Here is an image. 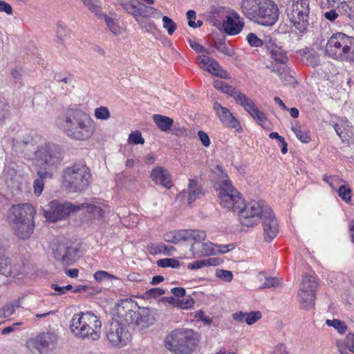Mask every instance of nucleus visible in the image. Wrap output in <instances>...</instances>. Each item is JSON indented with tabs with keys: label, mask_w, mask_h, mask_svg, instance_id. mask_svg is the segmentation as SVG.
Wrapping results in <instances>:
<instances>
[{
	"label": "nucleus",
	"mask_w": 354,
	"mask_h": 354,
	"mask_svg": "<svg viewBox=\"0 0 354 354\" xmlns=\"http://www.w3.org/2000/svg\"><path fill=\"white\" fill-rule=\"evenodd\" d=\"M221 205L228 209L238 212L243 225L252 227L260 222L264 214H270L271 208L263 201H252L247 205L234 188L227 176L218 183L216 188Z\"/></svg>",
	"instance_id": "f257e3e1"
},
{
	"label": "nucleus",
	"mask_w": 354,
	"mask_h": 354,
	"mask_svg": "<svg viewBox=\"0 0 354 354\" xmlns=\"http://www.w3.org/2000/svg\"><path fill=\"white\" fill-rule=\"evenodd\" d=\"M56 124L68 137L77 140L89 139L95 129L93 120L87 113L72 108L64 111Z\"/></svg>",
	"instance_id": "f03ea898"
},
{
	"label": "nucleus",
	"mask_w": 354,
	"mask_h": 354,
	"mask_svg": "<svg viewBox=\"0 0 354 354\" xmlns=\"http://www.w3.org/2000/svg\"><path fill=\"white\" fill-rule=\"evenodd\" d=\"M35 214L34 207L28 203L13 205L9 209L8 220L12 224L18 238L25 240L32 234L35 228Z\"/></svg>",
	"instance_id": "7ed1b4c3"
},
{
	"label": "nucleus",
	"mask_w": 354,
	"mask_h": 354,
	"mask_svg": "<svg viewBox=\"0 0 354 354\" xmlns=\"http://www.w3.org/2000/svg\"><path fill=\"white\" fill-rule=\"evenodd\" d=\"M101 327V321L92 312L75 314L70 323V329L75 336L92 341L100 339Z\"/></svg>",
	"instance_id": "20e7f679"
},
{
	"label": "nucleus",
	"mask_w": 354,
	"mask_h": 354,
	"mask_svg": "<svg viewBox=\"0 0 354 354\" xmlns=\"http://www.w3.org/2000/svg\"><path fill=\"white\" fill-rule=\"evenodd\" d=\"M325 53L339 61L354 62V37L342 32L333 34L325 46Z\"/></svg>",
	"instance_id": "39448f33"
},
{
	"label": "nucleus",
	"mask_w": 354,
	"mask_h": 354,
	"mask_svg": "<svg viewBox=\"0 0 354 354\" xmlns=\"http://www.w3.org/2000/svg\"><path fill=\"white\" fill-rule=\"evenodd\" d=\"M91 174L84 163H74L66 167L62 173V183L70 192H82L89 185Z\"/></svg>",
	"instance_id": "423d86ee"
},
{
	"label": "nucleus",
	"mask_w": 354,
	"mask_h": 354,
	"mask_svg": "<svg viewBox=\"0 0 354 354\" xmlns=\"http://www.w3.org/2000/svg\"><path fill=\"white\" fill-rule=\"evenodd\" d=\"M165 346L172 354H191L194 346L193 331L184 328L172 330L165 338Z\"/></svg>",
	"instance_id": "0eeeda50"
},
{
	"label": "nucleus",
	"mask_w": 354,
	"mask_h": 354,
	"mask_svg": "<svg viewBox=\"0 0 354 354\" xmlns=\"http://www.w3.org/2000/svg\"><path fill=\"white\" fill-rule=\"evenodd\" d=\"M286 11L288 19L292 26L300 33L306 32L310 24L308 0H292L291 6Z\"/></svg>",
	"instance_id": "6e6552de"
},
{
	"label": "nucleus",
	"mask_w": 354,
	"mask_h": 354,
	"mask_svg": "<svg viewBox=\"0 0 354 354\" xmlns=\"http://www.w3.org/2000/svg\"><path fill=\"white\" fill-rule=\"evenodd\" d=\"M64 151L58 145L44 142L37 146L35 158L38 163L46 167L57 168L64 159Z\"/></svg>",
	"instance_id": "1a4fd4ad"
},
{
	"label": "nucleus",
	"mask_w": 354,
	"mask_h": 354,
	"mask_svg": "<svg viewBox=\"0 0 354 354\" xmlns=\"http://www.w3.org/2000/svg\"><path fill=\"white\" fill-rule=\"evenodd\" d=\"M137 304L131 299L120 300L112 310V319L125 327L134 326Z\"/></svg>",
	"instance_id": "9d476101"
},
{
	"label": "nucleus",
	"mask_w": 354,
	"mask_h": 354,
	"mask_svg": "<svg viewBox=\"0 0 354 354\" xmlns=\"http://www.w3.org/2000/svg\"><path fill=\"white\" fill-rule=\"evenodd\" d=\"M80 210V206L69 202H62L53 200L48 203L46 207L43 209V214L47 221L56 222L68 217L71 213Z\"/></svg>",
	"instance_id": "9b49d317"
},
{
	"label": "nucleus",
	"mask_w": 354,
	"mask_h": 354,
	"mask_svg": "<svg viewBox=\"0 0 354 354\" xmlns=\"http://www.w3.org/2000/svg\"><path fill=\"white\" fill-rule=\"evenodd\" d=\"M104 330L107 340L115 348L126 346L131 337L127 328L113 319L106 324Z\"/></svg>",
	"instance_id": "f8f14e48"
},
{
	"label": "nucleus",
	"mask_w": 354,
	"mask_h": 354,
	"mask_svg": "<svg viewBox=\"0 0 354 354\" xmlns=\"http://www.w3.org/2000/svg\"><path fill=\"white\" fill-rule=\"evenodd\" d=\"M317 282L314 276L305 274L302 277L301 287L298 292L299 302L303 308H310L315 304Z\"/></svg>",
	"instance_id": "ddd939ff"
},
{
	"label": "nucleus",
	"mask_w": 354,
	"mask_h": 354,
	"mask_svg": "<svg viewBox=\"0 0 354 354\" xmlns=\"http://www.w3.org/2000/svg\"><path fill=\"white\" fill-rule=\"evenodd\" d=\"M55 259L64 266L73 264L77 259L80 248L69 241L59 242L53 248Z\"/></svg>",
	"instance_id": "4468645a"
},
{
	"label": "nucleus",
	"mask_w": 354,
	"mask_h": 354,
	"mask_svg": "<svg viewBox=\"0 0 354 354\" xmlns=\"http://www.w3.org/2000/svg\"><path fill=\"white\" fill-rule=\"evenodd\" d=\"M266 48L273 60L270 64L267 65V68L271 72L279 73L285 68H288L287 63L289 59L286 52L281 46H277L272 39H270L266 44Z\"/></svg>",
	"instance_id": "2eb2a0df"
},
{
	"label": "nucleus",
	"mask_w": 354,
	"mask_h": 354,
	"mask_svg": "<svg viewBox=\"0 0 354 354\" xmlns=\"http://www.w3.org/2000/svg\"><path fill=\"white\" fill-rule=\"evenodd\" d=\"M58 337L52 331L42 332L28 342L30 346L35 348L40 354L47 353L55 348Z\"/></svg>",
	"instance_id": "dca6fc26"
},
{
	"label": "nucleus",
	"mask_w": 354,
	"mask_h": 354,
	"mask_svg": "<svg viewBox=\"0 0 354 354\" xmlns=\"http://www.w3.org/2000/svg\"><path fill=\"white\" fill-rule=\"evenodd\" d=\"M279 18L277 5L272 0H267L258 13L254 22L262 26H272Z\"/></svg>",
	"instance_id": "f3484780"
},
{
	"label": "nucleus",
	"mask_w": 354,
	"mask_h": 354,
	"mask_svg": "<svg viewBox=\"0 0 354 354\" xmlns=\"http://www.w3.org/2000/svg\"><path fill=\"white\" fill-rule=\"evenodd\" d=\"M55 169L56 168L46 167L42 164L37 163L36 171L38 178L33 183L34 192L36 196H39L42 193L46 180L53 178Z\"/></svg>",
	"instance_id": "a211bd4d"
},
{
	"label": "nucleus",
	"mask_w": 354,
	"mask_h": 354,
	"mask_svg": "<svg viewBox=\"0 0 354 354\" xmlns=\"http://www.w3.org/2000/svg\"><path fill=\"white\" fill-rule=\"evenodd\" d=\"M213 109L216 112L218 117L225 126L234 129L236 131H242L239 120L233 115L227 108L223 106L218 102H215L213 104Z\"/></svg>",
	"instance_id": "6ab92c4d"
},
{
	"label": "nucleus",
	"mask_w": 354,
	"mask_h": 354,
	"mask_svg": "<svg viewBox=\"0 0 354 354\" xmlns=\"http://www.w3.org/2000/svg\"><path fill=\"white\" fill-rule=\"evenodd\" d=\"M261 220L263 226L264 239L267 242H270L279 232L278 223L272 210H270V214H264Z\"/></svg>",
	"instance_id": "aec40b11"
},
{
	"label": "nucleus",
	"mask_w": 354,
	"mask_h": 354,
	"mask_svg": "<svg viewBox=\"0 0 354 354\" xmlns=\"http://www.w3.org/2000/svg\"><path fill=\"white\" fill-rule=\"evenodd\" d=\"M267 0H242L241 10L248 19L254 21Z\"/></svg>",
	"instance_id": "412c9836"
},
{
	"label": "nucleus",
	"mask_w": 354,
	"mask_h": 354,
	"mask_svg": "<svg viewBox=\"0 0 354 354\" xmlns=\"http://www.w3.org/2000/svg\"><path fill=\"white\" fill-rule=\"evenodd\" d=\"M198 64L205 71H207L216 76L225 77L226 71L223 70L218 62L207 56H200L197 59Z\"/></svg>",
	"instance_id": "4be33fe9"
},
{
	"label": "nucleus",
	"mask_w": 354,
	"mask_h": 354,
	"mask_svg": "<svg viewBox=\"0 0 354 354\" xmlns=\"http://www.w3.org/2000/svg\"><path fill=\"white\" fill-rule=\"evenodd\" d=\"M35 145L36 142L33 138L20 141L14 140L12 147L15 151H19L24 154V156L30 158L32 155L35 156V151L37 149Z\"/></svg>",
	"instance_id": "5701e85b"
},
{
	"label": "nucleus",
	"mask_w": 354,
	"mask_h": 354,
	"mask_svg": "<svg viewBox=\"0 0 354 354\" xmlns=\"http://www.w3.org/2000/svg\"><path fill=\"white\" fill-rule=\"evenodd\" d=\"M151 178L156 184H159L167 189H169L172 186L171 176L169 171L163 167L153 168L151 172Z\"/></svg>",
	"instance_id": "b1692460"
},
{
	"label": "nucleus",
	"mask_w": 354,
	"mask_h": 354,
	"mask_svg": "<svg viewBox=\"0 0 354 354\" xmlns=\"http://www.w3.org/2000/svg\"><path fill=\"white\" fill-rule=\"evenodd\" d=\"M136 317L135 319L134 326L140 328H144L152 325L155 321V318L151 310L148 308L139 307V310L136 311Z\"/></svg>",
	"instance_id": "393cba45"
},
{
	"label": "nucleus",
	"mask_w": 354,
	"mask_h": 354,
	"mask_svg": "<svg viewBox=\"0 0 354 354\" xmlns=\"http://www.w3.org/2000/svg\"><path fill=\"white\" fill-rule=\"evenodd\" d=\"M216 245L212 243L201 242L198 244H192L190 250L194 255L209 256L216 254Z\"/></svg>",
	"instance_id": "a878e982"
},
{
	"label": "nucleus",
	"mask_w": 354,
	"mask_h": 354,
	"mask_svg": "<svg viewBox=\"0 0 354 354\" xmlns=\"http://www.w3.org/2000/svg\"><path fill=\"white\" fill-rule=\"evenodd\" d=\"M225 31L230 35H235L239 34L243 28V23L241 21H234L230 16L227 17L225 21L223 24Z\"/></svg>",
	"instance_id": "bb28decb"
},
{
	"label": "nucleus",
	"mask_w": 354,
	"mask_h": 354,
	"mask_svg": "<svg viewBox=\"0 0 354 354\" xmlns=\"http://www.w3.org/2000/svg\"><path fill=\"white\" fill-rule=\"evenodd\" d=\"M161 12L156 8L151 6H145L139 2V6L137 12V18L138 17H142L145 18L153 17L155 19H159L161 17Z\"/></svg>",
	"instance_id": "cd10ccee"
},
{
	"label": "nucleus",
	"mask_w": 354,
	"mask_h": 354,
	"mask_svg": "<svg viewBox=\"0 0 354 354\" xmlns=\"http://www.w3.org/2000/svg\"><path fill=\"white\" fill-rule=\"evenodd\" d=\"M188 185V194H187V202L189 205H191L193 202H194L198 198L200 197L203 194L201 187L198 184V183L193 180H189Z\"/></svg>",
	"instance_id": "c85d7f7f"
},
{
	"label": "nucleus",
	"mask_w": 354,
	"mask_h": 354,
	"mask_svg": "<svg viewBox=\"0 0 354 354\" xmlns=\"http://www.w3.org/2000/svg\"><path fill=\"white\" fill-rule=\"evenodd\" d=\"M153 120L157 127L163 132L170 130L174 123L173 119L159 114L153 115Z\"/></svg>",
	"instance_id": "c756f323"
},
{
	"label": "nucleus",
	"mask_w": 354,
	"mask_h": 354,
	"mask_svg": "<svg viewBox=\"0 0 354 354\" xmlns=\"http://www.w3.org/2000/svg\"><path fill=\"white\" fill-rule=\"evenodd\" d=\"M234 101L236 104L243 106L247 112L250 111L255 105L254 102L250 97L241 92H239L235 97Z\"/></svg>",
	"instance_id": "7c9ffc66"
},
{
	"label": "nucleus",
	"mask_w": 354,
	"mask_h": 354,
	"mask_svg": "<svg viewBox=\"0 0 354 354\" xmlns=\"http://www.w3.org/2000/svg\"><path fill=\"white\" fill-rule=\"evenodd\" d=\"M20 306L19 300H16L6 304L0 309V317L6 318L11 316L15 312L16 309Z\"/></svg>",
	"instance_id": "2f4dec72"
},
{
	"label": "nucleus",
	"mask_w": 354,
	"mask_h": 354,
	"mask_svg": "<svg viewBox=\"0 0 354 354\" xmlns=\"http://www.w3.org/2000/svg\"><path fill=\"white\" fill-rule=\"evenodd\" d=\"M119 5L129 14L132 15L135 19L137 18V12L139 6V1L137 0H132L131 1H121Z\"/></svg>",
	"instance_id": "473e14b6"
},
{
	"label": "nucleus",
	"mask_w": 354,
	"mask_h": 354,
	"mask_svg": "<svg viewBox=\"0 0 354 354\" xmlns=\"http://www.w3.org/2000/svg\"><path fill=\"white\" fill-rule=\"evenodd\" d=\"M95 15L104 19L106 25L113 34L118 35L120 33V27L117 25L113 19L102 13L101 10L98 12V15Z\"/></svg>",
	"instance_id": "72a5a7b5"
},
{
	"label": "nucleus",
	"mask_w": 354,
	"mask_h": 354,
	"mask_svg": "<svg viewBox=\"0 0 354 354\" xmlns=\"http://www.w3.org/2000/svg\"><path fill=\"white\" fill-rule=\"evenodd\" d=\"M206 238V233L203 230H187V241H193L192 244H198L203 241Z\"/></svg>",
	"instance_id": "f704fd0d"
},
{
	"label": "nucleus",
	"mask_w": 354,
	"mask_h": 354,
	"mask_svg": "<svg viewBox=\"0 0 354 354\" xmlns=\"http://www.w3.org/2000/svg\"><path fill=\"white\" fill-rule=\"evenodd\" d=\"M292 131L294 132L297 138L303 143H308L310 141L309 131L302 129L300 125L296 124L292 126Z\"/></svg>",
	"instance_id": "c9c22d12"
},
{
	"label": "nucleus",
	"mask_w": 354,
	"mask_h": 354,
	"mask_svg": "<svg viewBox=\"0 0 354 354\" xmlns=\"http://www.w3.org/2000/svg\"><path fill=\"white\" fill-rule=\"evenodd\" d=\"M78 206H80V209H85L87 212L93 214V216L96 218H102L103 217L104 212L99 206L87 203L80 204Z\"/></svg>",
	"instance_id": "e433bc0d"
},
{
	"label": "nucleus",
	"mask_w": 354,
	"mask_h": 354,
	"mask_svg": "<svg viewBox=\"0 0 354 354\" xmlns=\"http://www.w3.org/2000/svg\"><path fill=\"white\" fill-rule=\"evenodd\" d=\"M12 274L11 264L9 259L0 255V274L10 276Z\"/></svg>",
	"instance_id": "4c0bfd02"
},
{
	"label": "nucleus",
	"mask_w": 354,
	"mask_h": 354,
	"mask_svg": "<svg viewBox=\"0 0 354 354\" xmlns=\"http://www.w3.org/2000/svg\"><path fill=\"white\" fill-rule=\"evenodd\" d=\"M214 48L220 53L232 57L234 54V50L230 48L224 40H219L214 43Z\"/></svg>",
	"instance_id": "58836bf2"
},
{
	"label": "nucleus",
	"mask_w": 354,
	"mask_h": 354,
	"mask_svg": "<svg viewBox=\"0 0 354 354\" xmlns=\"http://www.w3.org/2000/svg\"><path fill=\"white\" fill-rule=\"evenodd\" d=\"M270 39H266L264 40L259 38L256 34L250 32L247 35V41L252 47H261L264 46Z\"/></svg>",
	"instance_id": "ea45409f"
},
{
	"label": "nucleus",
	"mask_w": 354,
	"mask_h": 354,
	"mask_svg": "<svg viewBox=\"0 0 354 354\" xmlns=\"http://www.w3.org/2000/svg\"><path fill=\"white\" fill-rule=\"evenodd\" d=\"M326 324L327 326H332L335 328L340 334H344L347 330V326L346 324L339 319H327L326 321Z\"/></svg>",
	"instance_id": "a19ab883"
},
{
	"label": "nucleus",
	"mask_w": 354,
	"mask_h": 354,
	"mask_svg": "<svg viewBox=\"0 0 354 354\" xmlns=\"http://www.w3.org/2000/svg\"><path fill=\"white\" fill-rule=\"evenodd\" d=\"M278 75L281 82L285 85L295 86L296 84V80L294 77L287 73V68H285L283 71L279 72H274Z\"/></svg>",
	"instance_id": "79ce46f5"
},
{
	"label": "nucleus",
	"mask_w": 354,
	"mask_h": 354,
	"mask_svg": "<svg viewBox=\"0 0 354 354\" xmlns=\"http://www.w3.org/2000/svg\"><path fill=\"white\" fill-rule=\"evenodd\" d=\"M248 113L257 121L259 124L261 126L267 120L265 113L259 111L256 106V104L254 105V107L252 108Z\"/></svg>",
	"instance_id": "37998d69"
},
{
	"label": "nucleus",
	"mask_w": 354,
	"mask_h": 354,
	"mask_svg": "<svg viewBox=\"0 0 354 354\" xmlns=\"http://www.w3.org/2000/svg\"><path fill=\"white\" fill-rule=\"evenodd\" d=\"M304 59L307 64L316 67L319 64L320 59L318 53L315 51L308 52L304 55Z\"/></svg>",
	"instance_id": "c03bdc74"
},
{
	"label": "nucleus",
	"mask_w": 354,
	"mask_h": 354,
	"mask_svg": "<svg viewBox=\"0 0 354 354\" xmlns=\"http://www.w3.org/2000/svg\"><path fill=\"white\" fill-rule=\"evenodd\" d=\"M127 142L129 144L132 145H143L145 143V139L142 137L141 132L136 130L132 131L129 134Z\"/></svg>",
	"instance_id": "a18cd8bd"
},
{
	"label": "nucleus",
	"mask_w": 354,
	"mask_h": 354,
	"mask_svg": "<svg viewBox=\"0 0 354 354\" xmlns=\"http://www.w3.org/2000/svg\"><path fill=\"white\" fill-rule=\"evenodd\" d=\"M194 304V300L190 295H185L181 299H178L177 307L181 309H189Z\"/></svg>",
	"instance_id": "49530a36"
},
{
	"label": "nucleus",
	"mask_w": 354,
	"mask_h": 354,
	"mask_svg": "<svg viewBox=\"0 0 354 354\" xmlns=\"http://www.w3.org/2000/svg\"><path fill=\"white\" fill-rule=\"evenodd\" d=\"M157 265L160 268H177L180 267V262L175 259H162L157 261Z\"/></svg>",
	"instance_id": "de8ad7c7"
},
{
	"label": "nucleus",
	"mask_w": 354,
	"mask_h": 354,
	"mask_svg": "<svg viewBox=\"0 0 354 354\" xmlns=\"http://www.w3.org/2000/svg\"><path fill=\"white\" fill-rule=\"evenodd\" d=\"M163 28L167 30V33L171 35L176 30V24L169 17L167 16L162 17Z\"/></svg>",
	"instance_id": "09e8293b"
},
{
	"label": "nucleus",
	"mask_w": 354,
	"mask_h": 354,
	"mask_svg": "<svg viewBox=\"0 0 354 354\" xmlns=\"http://www.w3.org/2000/svg\"><path fill=\"white\" fill-rule=\"evenodd\" d=\"M94 278L97 281L118 279L116 276L103 270H98L95 272L94 274Z\"/></svg>",
	"instance_id": "8fccbe9b"
},
{
	"label": "nucleus",
	"mask_w": 354,
	"mask_h": 354,
	"mask_svg": "<svg viewBox=\"0 0 354 354\" xmlns=\"http://www.w3.org/2000/svg\"><path fill=\"white\" fill-rule=\"evenodd\" d=\"M351 189L346 185H341L337 190L339 196L346 203L351 201Z\"/></svg>",
	"instance_id": "3c124183"
},
{
	"label": "nucleus",
	"mask_w": 354,
	"mask_h": 354,
	"mask_svg": "<svg viewBox=\"0 0 354 354\" xmlns=\"http://www.w3.org/2000/svg\"><path fill=\"white\" fill-rule=\"evenodd\" d=\"M95 116L97 119L108 120L111 117V113L107 107L100 106L95 109Z\"/></svg>",
	"instance_id": "603ef678"
},
{
	"label": "nucleus",
	"mask_w": 354,
	"mask_h": 354,
	"mask_svg": "<svg viewBox=\"0 0 354 354\" xmlns=\"http://www.w3.org/2000/svg\"><path fill=\"white\" fill-rule=\"evenodd\" d=\"M136 21L139 24V25L142 29H145L146 31L149 32H153L157 29L156 25L153 21L147 20L143 21H140L138 19H136Z\"/></svg>",
	"instance_id": "864d4df0"
},
{
	"label": "nucleus",
	"mask_w": 354,
	"mask_h": 354,
	"mask_svg": "<svg viewBox=\"0 0 354 354\" xmlns=\"http://www.w3.org/2000/svg\"><path fill=\"white\" fill-rule=\"evenodd\" d=\"M216 276L223 281L230 282L233 279L232 272L230 270L217 269Z\"/></svg>",
	"instance_id": "5fc2aeb1"
},
{
	"label": "nucleus",
	"mask_w": 354,
	"mask_h": 354,
	"mask_svg": "<svg viewBox=\"0 0 354 354\" xmlns=\"http://www.w3.org/2000/svg\"><path fill=\"white\" fill-rule=\"evenodd\" d=\"M50 287H51L52 289H53L54 290L57 292V294L51 293L50 294L51 295H64V294H65L66 292V291L72 290L73 288V286L70 285V284L66 285L65 286H59L57 284L52 283L50 285Z\"/></svg>",
	"instance_id": "6e6d98bb"
},
{
	"label": "nucleus",
	"mask_w": 354,
	"mask_h": 354,
	"mask_svg": "<svg viewBox=\"0 0 354 354\" xmlns=\"http://www.w3.org/2000/svg\"><path fill=\"white\" fill-rule=\"evenodd\" d=\"M261 318V313L259 311L251 312L250 313H246L245 322L248 325H252L259 319Z\"/></svg>",
	"instance_id": "4d7b16f0"
},
{
	"label": "nucleus",
	"mask_w": 354,
	"mask_h": 354,
	"mask_svg": "<svg viewBox=\"0 0 354 354\" xmlns=\"http://www.w3.org/2000/svg\"><path fill=\"white\" fill-rule=\"evenodd\" d=\"M337 9L342 14L346 16H349L352 11V8L345 1H341L339 4L337 6Z\"/></svg>",
	"instance_id": "13d9d810"
},
{
	"label": "nucleus",
	"mask_w": 354,
	"mask_h": 354,
	"mask_svg": "<svg viewBox=\"0 0 354 354\" xmlns=\"http://www.w3.org/2000/svg\"><path fill=\"white\" fill-rule=\"evenodd\" d=\"M280 284V280L277 277H266L265 281L262 286L263 288H269L277 287Z\"/></svg>",
	"instance_id": "bf43d9fd"
},
{
	"label": "nucleus",
	"mask_w": 354,
	"mask_h": 354,
	"mask_svg": "<svg viewBox=\"0 0 354 354\" xmlns=\"http://www.w3.org/2000/svg\"><path fill=\"white\" fill-rule=\"evenodd\" d=\"M165 293V290L164 289L160 288H153L147 290L145 292V295L147 297L156 298L157 297L164 295Z\"/></svg>",
	"instance_id": "052dcab7"
},
{
	"label": "nucleus",
	"mask_w": 354,
	"mask_h": 354,
	"mask_svg": "<svg viewBox=\"0 0 354 354\" xmlns=\"http://www.w3.org/2000/svg\"><path fill=\"white\" fill-rule=\"evenodd\" d=\"M8 104L5 101L0 100V124L3 122L8 115Z\"/></svg>",
	"instance_id": "680f3d73"
},
{
	"label": "nucleus",
	"mask_w": 354,
	"mask_h": 354,
	"mask_svg": "<svg viewBox=\"0 0 354 354\" xmlns=\"http://www.w3.org/2000/svg\"><path fill=\"white\" fill-rule=\"evenodd\" d=\"M84 4L95 15H98L100 10L99 6L96 4L97 0H82Z\"/></svg>",
	"instance_id": "e2e57ef3"
},
{
	"label": "nucleus",
	"mask_w": 354,
	"mask_h": 354,
	"mask_svg": "<svg viewBox=\"0 0 354 354\" xmlns=\"http://www.w3.org/2000/svg\"><path fill=\"white\" fill-rule=\"evenodd\" d=\"M176 243L187 241V230H174Z\"/></svg>",
	"instance_id": "0e129e2a"
},
{
	"label": "nucleus",
	"mask_w": 354,
	"mask_h": 354,
	"mask_svg": "<svg viewBox=\"0 0 354 354\" xmlns=\"http://www.w3.org/2000/svg\"><path fill=\"white\" fill-rule=\"evenodd\" d=\"M174 249V247L172 246H169V247H167L165 245H163L162 243H160L158 245H151L150 246V252L151 254H157V253H160L162 252V250H173Z\"/></svg>",
	"instance_id": "69168bd1"
},
{
	"label": "nucleus",
	"mask_w": 354,
	"mask_h": 354,
	"mask_svg": "<svg viewBox=\"0 0 354 354\" xmlns=\"http://www.w3.org/2000/svg\"><path fill=\"white\" fill-rule=\"evenodd\" d=\"M223 93L228 94L229 95L232 96L235 98V97L238 95L239 91H237L235 88L232 87V86L227 84V83L224 85V86L222 88Z\"/></svg>",
	"instance_id": "338daca9"
},
{
	"label": "nucleus",
	"mask_w": 354,
	"mask_h": 354,
	"mask_svg": "<svg viewBox=\"0 0 354 354\" xmlns=\"http://www.w3.org/2000/svg\"><path fill=\"white\" fill-rule=\"evenodd\" d=\"M346 346L352 353H354V335L348 333L346 335Z\"/></svg>",
	"instance_id": "774afa93"
}]
</instances>
